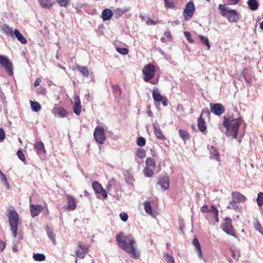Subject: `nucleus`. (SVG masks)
<instances>
[{
    "instance_id": "f257e3e1",
    "label": "nucleus",
    "mask_w": 263,
    "mask_h": 263,
    "mask_svg": "<svg viewBox=\"0 0 263 263\" xmlns=\"http://www.w3.org/2000/svg\"><path fill=\"white\" fill-rule=\"evenodd\" d=\"M116 239L118 246L129 254L131 257L139 258L140 252L136 249L135 239L131 235L126 236L121 232L116 236Z\"/></svg>"
},
{
    "instance_id": "f03ea898",
    "label": "nucleus",
    "mask_w": 263,
    "mask_h": 263,
    "mask_svg": "<svg viewBox=\"0 0 263 263\" xmlns=\"http://www.w3.org/2000/svg\"><path fill=\"white\" fill-rule=\"evenodd\" d=\"M242 120L240 118H234L233 117H224L223 125L226 128L227 136L236 138L238 135V130Z\"/></svg>"
},
{
    "instance_id": "7ed1b4c3",
    "label": "nucleus",
    "mask_w": 263,
    "mask_h": 263,
    "mask_svg": "<svg viewBox=\"0 0 263 263\" xmlns=\"http://www.w3.org/2000/svg\"><path fill=\"white\" fill-rule=\"evenodd\" d=\"M9 221L14 238L17 236V226L18 224V214L15 211H11L9 214Z\"/></svg>"
},
{
    "instance_id": "20e7f679",
    "label": "nucleus",
    "mask_w": 263,
    "mask_h": 263,
    "mask_svg": "<svg viewBox=\"0 0 263 263\" xmlns=\"http://www.w3.org/2000/svg\"><path fill=\"white\" fill-rule=\"evenodd\" d=\"M156 69L154 65L148 64L144 67L142 70L144 74V80L148 82L153 78L155 73Z\"/></svg>"
},
{
    "instance_id": "39448f33",
    "label": "nucleus",
    "mask_w": 263,
    "mask_h": 263,
    "mask_svg": "<svg viewBox=\"0 0 263 263\" xmlns=\"http://www.w3.org/2000/svg\"><path fill=\"white\" fill-rule=\"evenodd\" d=\"M0 64L9 76L13 75V65L12 62L7 57L2 55H0Z\"/></svg>"
},
{
    "instance_id": "423d86ee",
    "label": "nucleus",
    "mask_w": 263,
    "mask_h": 263,
    "mask_svg": "<svg viewBox=\"0 0 263 263\" xmlns=\"http://www.w3.org/2000/svg\"><path fill=\"white\" fill-rule=\"evenodd\" d=\"M93 136L96 142L101 144L104 143L106 137L103 127L98 126H97L95 129Z\"/></svg>"
},
{
    "instance_id": "0eeeda50",
    "label": "nucleus",
    "mask_w": 263,
    "mask_h": 263,
    "mask_svg": "<svg viewBox=\"0 0 263 263\" xmlns=\"http://www.w3.org/2000/svg\"><path fill=\"white\" fill-rule=\"evenodd\" d=\"M232 220L230 218L227 217L224 219V222L221 224V228L227 234L236 237L233 227L231 224Z\"/></svg>"
},
{
    "instance_id": "6e6552de",
    "label": "nucleus",
    "mask_w": 263,
    "mask_h": 263,
    "mask_svg": "<svg viewBox=\"0 0 263 263\" xmlns=\"http://www.w3.org/2000/svg\"><path fill=\"white\" fill-rule=\"evenodd\" d=\"M210 112L208 108L204 109L202 110L201 115L198 119V127L199 130L202 133H205L206 130V126L205 122L204 119L202 118V116L203 114H206L209 116L210 114Z\"/></svg>"
},
{
    "instance_id": "1a4fd4ad",
    "label": "nucleus",
    "mask_w": 263,
    "mask_h": 263,
    "mask_svg": "<svg viewBox=\"0 0 263 263\" xmlns=\"http://www.w3.org/2000/svg\"><path fill=\"white\" fill-rule=\"evenodd\" d=\"M210 108L211 112L217 116L221 115L225 111L224 106L220 103H211Z\"/></svg>"
},
{
    "instance_id": "9d476101",
    "label": "nucleus",
    "mask_w": 263,
    "mask_h": 263,
    "mask_svg": "<svg viewBox=\"0 0 263 263\" xmlns=\"http://www.w3.org/2000/svg\"><path fill=\"white\" fill-rule=\"evenodd\" d=\"M34 148L35 149L37 155L41 158L44 159L46 157V150L44 144L42 141L36 142L34 144Z\"/></svg>"
},
{
    "instance_id": "9b49d317",
    "label": "nucleus",
    "mask_w": 263,
    "mask_h": 263,
    "mask_svg": "<svg viewBox=\"0 0 263 263\" xmlns=\"http://www.w3.org/2000/svg\"><path fill=\"white\" fill-rule=\"evenodd\" d=\"M92 185V188L96 194L101 195L104 199L107 197V193L106 191L98 181H93Z\"/></svg>"
},
{
    "instance_id": "f8f14e48",
    "label": "nucleus",
    "mask_w": 263,
    "mask_h": 263,
    "mask_svg": "<svg viewBox=\"0 0 263 263\" xmlns=\"http://www.w3.org/2000/svg\"><path fill=\"white\" fill-rule=\"evenodd\" d=\"M195 10V6L192 2H189L184 10L183 16L185 20H188L187 17H192Z\"/></svg>"
},
{
    "instance_id": "ddd939ff",
    "label": "nucleus",
    "mask_w": 263,
    "mask_h": 263,
    "mask_svg": "<svg viewBox=\"0 0 263 263\" xmlns=\"http://www.w3.org/2000/svg\"><path fill=\"white\" fill-rule=\"evenodd\" d=\"M158 184H159L163 190H166L169 188L170 179L167 176H162L159 177Z\"/></svg>"
},
{
    "instance_id": "4468645a",
    "label": "nucleus",
    "mask_w": 263,
    "mask_h": 263,
    "mask_svg": "<svg viewBox=\"0 0 263 263\" xmlns=\"http://www.w3.org/2000/svg\"><path fill=\"white\" fill-rule=\"evenodd\" d=\"M42 210V206L39 204H31L30 205V211L32 217H35L39 215Z\"/></svg>"
},
{
    "instance_id": "2eb2a0df",
    "label": "nucleus",
    "mask_w": 263,
    "mask_h": 263,
    "mask_svg": "<svg viewBox=\"0 0 263 263\" xmlns=\"http://www.w3.org/2000/svg\"><path fill=\"white\" fill-rule=\"evenodd\" d=\"M230 22H237L240 18V15L235 10H233L226 16Z\"/></svg>"
},
{
    "instance_id": "dca6fc26",
    "label": "nucleus",
    "mask_w": 263,
    "mask_h": 263,
    "mask_svg": "<svg viewBox=\"0 0 263 263\" xmlns=\"http://www.w3.org/2000/svg\"><path fill=\"white\" fill-rule=\"evenodd\" d=\"M232 198L237 203L243 202L246 200V197L238 192H233L232 193Z\"/></svg>"
},
{
    "instance_id": "f3484780",
    "label": "nucleus",
    "mask_w": 263,
    "mask_h": 263,
    "mask_svg": "<svg viewBox=\"0 0 263 263\" xmlns=\"http://www.w3.org/2000/svg\"><path fill=\"white\" fill-rule=\"evenodd\" d=\"M75 103L73 106V110L75 114L79 115L81 111V101L79 96L74 97Z\"/></svg>"
},
{
    "instance_id": "a211bd4d",
    "label": "nucleus",
    "mask_w": 263,
    "mask_h": 263,
    "mask_svg": "<svg viewBox=\"0 0 263 263\" xmlns=\"http://www.w3.org/2000/svg\"><path fill=\"white\" fill-rule=\"evenodd\" d=\"M53 112L54 115L58 116L59 117L64 118L67 117V111L62 107H54Z\"/></svg>"
},
{
    "instance_id": "6ab92c4d",
    "label": "nucleus",
    "mask_w": 263,
    "mask_h": 263,
    "mask_svg": "<svg viewBox=\"0 0 263 263\" xmlns=\"http://www.w3.org/2000/svg\"><path fill=\"white\" fill-rule=\"evenodd\" d=\"M153 127L155 134L157 138L160 140H164L165 137L163 135L158 124H157V123H154Z\"/></svg>"
},
{
    "instance_id": "aec40b11",
    "label": "nucleus",
    "mask_w": 263,
    "mask_h": 263,
    "mask_svg": "<svg viewBox=\"0 0 263 263\" xmlns=\"http://www.w3.org/2000/svg\"><path fill=\"white\" fill-rule=\"evenodd\" d=\"M218 9L220 11V14L223 16H227L228 14H229L232 11V9H231L228 6H226L225 5L219 4L218 6Z\"/></svg>"
},
{
    "instance_id": "412c9836",
    "label": "nucleus",
    "mask_w": 263,
    "mask_h": 263,
    "mask_svg": "<svg viewBox=\"0 0 263 263\" xmlns=\"http://www.w3.org/2000/svg\"><path fill=\"white\" fill-rule=\"evenodd\" d=\"M67 200L68 202L67 209L71 211L75 210L76 208V203L74 199L72 197L67 195Z\"/></svg>"
},
{
    "instance_id": "4be33fe9",
    "label": "nucleus",
    "mask_w": 263,
    "mask_h": 263,
    "mask_svg": "<svg viewBox=\"0 0 263 263\" xmlns=\"http://www.w3.org/2000/svg\"><path fill=\"white\" fill-rule=\"evenodd\" d=\"M153 98L155 102H160L162 99L163 98L159 92V89L157 88H155L153 91Z\"/></svg>"
},
{
    "instance_id": "5701e85b",
    "label": "nucleus",
    "mask_w": 263,
    "mask_h": 263,
    "mask_svg": "<svg viewBox=\"0 0 263 263\" xmlns=\"http://www.w3.org/2000/svg\"><path fill=\"white\" fill-rule=\"evenodd\" d=\"M15 36L17 39L22 44H26L27 43L26 39L22 35L18 29L14 30L13 36Z\"/></svg>"
},
{
    "instance_id": "b1692460",
    "label": "nucleus",
    "mask_w": 263,
    "mask_h": 263,
    "mask_svg": "<svg viewBox=\"0 0 263 263\" xmlns=\"http://www.w3.org/2000/svg\"><path fill=\"white\" fill-rule=\"evenodd\" d=\"M113 15L112 11L109 9H105L102 11V17L103 20H109Z\"/></svg>"
},
{
    "instance_id": "393cba45",
    "label": "nucleus",
    "mask_w": 263,
    "mask_h": 263,
    "mask_svg": "<svg viewBox=\"0 0 263 263\" xmlns=\"http://www.w3.org/2000/svg\"><path fill=\"white\" fill-rule=\"evenodd\" d=\"M247 4L249 8L253 11L256 10L258 8V3L256 0H248Z\"/></svg>"
},
{
    "instance_id": "a878e982",
    "label": "nucleus",
    "mask_w": 263,
    "mask_h": 263,
    "mask_svg": "<svg viewBox=\"0 0 263 263\" xmlns=\"http://www.w3.org/2000/svg\"><path fill=\"white\" fill-rule=\"evenodd\" d=\"M2 29L4 31V33L7 35L13 36L14 31L13 29L10 27L8 25L4 24L2 27Z\"/></svg>"
},
{
    "instance_id": "bb28decb",
    "label": "nucleus",
    "mask_w": 263,
    "mask_h": 263,
    "mask_svg": "<svg viewBox=\"0 0 263 263\" xmlns=\"http://www.w3.org/2000/svg\"><path fill=\"white\" fill-rule=\"evenodd\" d=\"M229 209H233L236 211H240L241 207L237 204V202L235 201L233 199L230 202L228 207Z\"/></svg>"
},
{
    "instance_id": "cd10ccee",
    "label": "nucleus",
    "mask_w": 263,
    "mask_h": 263,
    "mask_svg": "<svg viewBox=\"0 0 263 263\" xmlns=\"http://www.w3.org/2000/svg\"><path fill=\"white\" fill-rule=\"evenodd\" d=\"M40 5L44 8L49 9L51 7L52 0H39Z\"/></svg>"
},
{
    "instance_id": "c85d7f7f",
    "label": "nucleus",
    "mask_w": 263,
    "mask_h": 263,
    "mask_svg": "<svg viewBox=\"0 0 263 263\" xmlns=\"http://www.w3.org/2000/svg\"><path fill=\"white\" fill-rule=\"evenodd\" d=\"M45 229L48 237L51 239V241L54 244H55L56 241L55 239V236L54 234L52 232V230L50 229L48 226H46Z\"/></svg>"
},
{
    "instance_id": "c756f323",
    "label": "nucleus",
    "mask_w": 263,
    "mask_h": 263,
    "mask_svg": "<svg viewBox=\"0 0 263 263\" xmlns=\"http://www.w3.org/2000/svg\"><path fill=\"white\" fill-rule=\"evenodd\" d=\"M30 102L31 104V109L33 111L37 112L41 109V106L39 102H33L31 100H30Z\"/></svg>"
},
{
    "instance_id": "7c9ffc66",
    "label": "nucleus",
    "mask_w": 263,
    "mask_h": 263,
    "mask_svg": "<svg viewBox=\"0 0 263 263\" xmlns=\"http://www.w3.org/2000/svg\"><path fill=\"white\" fill-rule=\"evenodd\" d=\"M211 151L210 152L211 157L213 159H216L217 160H219V155L218 153L216 148L213 146H211Z\"/></svg>"
},
{
    "instance_id": "2f4dec72",
    "label": "nucleus",
    "mask_w": 263,
    "mask_h": 263,
    "mask_svg": "<svg viewBox=\"0 0 263 263\" xmlns=\"http://www.w3.org/2000/svg\"><path fill=\"white\" fill-rule=\"evenodd\" d=\"M33 258L35 261H42L46 259L45 255L42 253L34 254Z\"/></svg>"
},
{
    "instance_id": "473e14b6",
    "label": "nucleus",
    "mask_w": 263,
    "mask_h": 263,
    "mask_svg": "<svg viewBox=\"0 0 263 263\" xmlns=\"http://www.w3.org/2000/svg\"><path fill=\"white\" fill-rule=\"evenodd\" d=\"M199 37L200 41L202 42V43L205 44V45L206 46L207 49L210 50V49L211 48V46H210L208 38L203 35H199Z\"/></svg>"
},
{
    "instance_id": "72a5a7b5",
    "label": "nucleus",
    "mask_w": 263,
    "mask_h": 263,
    "mask_svg": "<svg viewBox=\"0 0 263 263\" xmlns=\"http://www.w3.org/2000/svg\"><path fill=\"white\" fill-rule=\"evenodd\" d=\"M145 163L147 167H153L155 168L156 166L155 161L153 158L151 157L147 158Z\"/></svg>"
},
{
    "instance_id": "f704fd0d",
    "label": "nucleus",
    "mask_w": 263,
    "mask_h": 263,
    "mask_svg": "<svg viewBox=\"0 0 263 263\" xmlns=\"http://www.w3.org/2000/svg\"><path fill=\"white\" fill-rule=\"evenodd\" d=\"M144 210L146 213L151 215L152 213V206L148 201H145L144 202Z\"/></svg>"
},
{
    "instance_id": "c9c22d12",
    "label": "nucleus",
    "mask_w": 263,
    "mask_h": 263,
    "mask_svg": "<svg viewBox=\"0 0 263 263\" xmlns=\"http://www.w3.org/2000/svg\"><path fill=\"white\" fill-rule=\"evenodd\" d=\"M78 69L79 71L85 77H87L89 74V72L87 67L79 66Z\"/></svg>"
},
{
    "instance_id": "e433bc0d",
    "label": "nucleus",
    "mask_w": 263,
    "mask_h": 263,
    "mask_svg": "<svg viewBox=\"0 0 263 263\" xmlns=\"http://www.w3.org/2000/svg\"><path fill=\"white\" fill-rule=\"evenodd\" d=\"M179 133L180 137L184 141L189 139L190 136L187 132L184 130L180 129Z\"/></svg>"
},
{
    "instance_id": "4c0bfd02",
    "label": "nucleus",
    "mask_w": 263,
    "mask_h": 263,
    "mask_svg": "<svg viewBox=\"0 0 263 263\" xmlns=\"http://www.w3.org/2000/svg\"><path fill=\"white\" fill-rule=\"evenodd\" d=\"M79 249L82 250V251H84L85 253L86 254L88 252L89 246L87 245H84L83 243L81 241H79L78 243Z\"/></svg>"
},
{
    "instance_id": "58836bf2",
    "label": "nucleus",
    "mask_w": 263,
    "mask_h": 263,
    "mask_svg": "<svg viewBox=\"0 0 263 263\" xmlns=\"http://www.w3.org/2000/svg\"><path fill=\"white\" fill-rule=\"evenodd\" d=\"M256 201L258 206L261 207L263 204V192H259L258 194Z\"/></svg>"
},
{
    "instance_id": "ea45409f",
    "label": "nucleus",
    "mask_w": 263,
    "mask_h": 263,
    "mask_svg": "<svg viewBox=\"0 0 263 263\" xmlns=\"http://www.w3.org/2000/svg\"><path fill=\"white\" fill-rule=\"evenodd\" d=\"M112 89L115 97H119L121 95V90L119 86L117 85L112 86Z\"/></svg>"
},
{
    "instance_id": "a19ab883",
    "label": "nucleus",
    "mask_w": 263,
    "mask_h": 263,
    "mask_svg": "<svg viewBox=\"0 0 263 263\" xmlns=\"http://www.w3.org/2000/svg\"><path fill=\"white\" fill-rule=\"evenodd\" d=\"M164 257L165 258L167 263H175L174 257L167 253H163Z\"/></svg>"
},
{
    "instance_id": "79ce46f5",
    "label": "nucleus",
    "mask_w": 263,
    "mask_h": 263,
    "mask_svg": "<svg viewBox=\"0 0 263 263\" xmlns=\"http://www.w3.org/2000/svg\"><path fill=\"white\" fill-rule=\"evenodd\" d=\"M143 172H144V175L146 177H152L154 174L153 170L151 168H150L149 167H145L144 169Z\"/></svg>"
},
{
    "instance_id": "37998d69",
    "label": "nucleus",
    "mask_w": 263,
    "mask_h": 263,
    "mask_svg": "<svg viewBox=\"0 0 263 263\" xmlns=\"http://www.w3.org/2000/svg\"><path fill=\"white\" fill-rule=\"evenodd\" d=\"M137 144L138 146L142 147L145 144V139L143 137H140L137 140Z\"/></svg>"
},
{
    "instance_id": "c03bdc74",
    "label": "nucleus",
    "mask_w": 263,
    "mask_h": 263,
    "mask_svg": "<svg viewBox=\"0 0 263 263\" xmlns=\"http://www.w3.org/2000/svg\"><path fill=\"white\" fill-rule=\"evenodd\" d=\"M76 255L77 257H79L80 258H84L85 257V256L86 255V254L84 251H82L81 250L78 249L76 252Z\"/></svg>"
},
{
    "instance_id": "a18cd8bd",
    "label": "nucleus",
    "mask_w": 263,
    "mask_h": 263,
    "mask_svg": "<svg viewBox=\"0 0 263 263\" xmlns=\"http://www.w3.org/2000/svg\"><path fill=\"white\" fill-rule=\"evenodd\" d=\"M165 3V7L167 8L175 9V6L173 2H171L169 0H164Z\"/></svg>"
},
{
    "instance_id": "49530a36",
    "label": "nucleus",
    "mask_w": 263,
    "mask_h": 263,
    "mask_svg": "<svg viewBox=\"0 0 263 263\" xmlns=\"http://www.w3.org/2000/svg\"><path fill=\"white\" fill-rule=\"evenodd\" d=\"M117 51L122 54V55H126L128 53V50L126 48H116Z\"/></svg>"
},
{
    "instance_id": "de8ad7c7",
    "label": "nucleus",
    "mask_w": 263,
    "mask_h": 263,
    "mask_svg": "<svg viewBox=\"0 0 263 263\" xmlns=\"http://www.w3.org/2000/svg\"><path fill=\"white\" fill-rule=\"evenodd\" d=\"M17 155L18 158L21 161H22L23 162H25V161H26L25 157L21 150L17 151Z\"/></svg>"
},
{
    "instance_id": "09e8293b",
    "label": "nucleus",
    "mask_w": 263,
    "mask_h": 263,
    "mask_svg": "<svg viewBox=\"0 0 263 263\" xmlns=\"http://www.w3.org/2000/svg\"><path fill=\"white\" fill-rule=\"evenodd\" d=\"M137 155L140 158H143L145 157V151L142 149H138L137 152Z\"/></svg>"
},
{
    "instance_id": "8fccbe9b",
    "label": "nucleus",
    "mask_w": 263,
    "mask_h": 263,
    "mask_svg": "<svg viewBox=\"0 0 263 263\" xmlns=\"http://www.w3.org/2000/svg\"><path fill=\"white\" fill-rule=\"evenodd\" d=\"M209 212L212 213L214 216H215V215H218V210L214 205L211 206L210 209H209Z\"/></svg>"
},
{
    "instance_id": "3c124183",
    "label": "nucleus",
    "mask_w": 263,
    "mask_h": 263,
    "mask_svg": "<svg viewBox=\"0 0 263 263\" xmlns=\"http://www.w3.org/2000/svg\"><path fill=\"white\" fill-rule=\"evenodd\" d=\"M184 36L186 37V39L187 40V41L190 43H193L194 42V40L193 39H192L191 33L189 32L185 31L184 32Z\"/></svg>"
},
{
    "instance_id": "603ef678",
    "label": "nucleus",
    "mask_w": 263,
    "mask_h": 263,
    "mask_svg": "<svg viewBox=\"0 0 263 263\" xmlns=\"http://www.w3.org/2000/svg\"><path fill=\"white\" fill-rule=\"evenodd\" d=\"M58 3L61 6L66 7L70 0H57Z\"/></svg>"
},
{
    "instance_id": "864d4df0",
    "label": "nucleus",
    "mask_w": 263,
    "mask_h": 263,
    "mask_svg": "<svg viewBox=\"0 0 263 263\" xmlns=\"http://www.w3.org/2000/svg\"><path fill=\"white\" fill-rule=\"evenodd\" d=\"M120 217L121 219L124 222H125L128 219V215L126 213H121L120 214Z\"/></svg>"
},
{
    "instance_id": "5fc2aeb1",
    "label": "nucleus",
    "mask_w": 263,
    "mask_h": 263,
    "mask_svg": "<svg viewBox=\"0 0 263 263\" xmlns=\"http://www.w3.org/2000/svg\"><path fill=\"white\" fill-rule=\"evenodd\" d=\"M5 137V133L3 128H0V142H2Z\"/></svg>"
},
{
    "instance_id": "6e6d98bb",
    "label": "nucleus",
    "mask_w": 263,
    "mask_h": 263,
    "mask_svg": "<svg viewBox=\"0 0 263 263\" xmlns=\"http://www.w3.org/2000/svg\"><path fill=\"white\" fill-rule=\"evenodd\" d=\"M192 243L193 245H194V246L196 248L200 247V245L198 241V240L196 237H195L194 238V239L192 241Z\"/></svg>"
},
{
    "instance_id": "4d7b16f0",
    "label": "nucleus",
    "mask_w": 263,
    "mask_h": 263,
    "mask_svg": "<svg viewBox=\"0 0 263 263\" xmlns=\"http://www.w3.org/2000/svg\"><path fill=\"white\" fill-rule=\"evenodd\" d=\"M0 178H1V180L5 182V185H7V186H8L9 183L7 181V179L5 175L4 174H3V175L1 176Z\"/></svg>"
},
{
    "instance_id": "13d9d810",
    "label": "nucleus",
    "mask_w": 263,
    "mask_h": 263,
    "mask_svg": "<svg viewBox=\"0 0 263 263\" xmlns=\"http://www.w3.org/2000/svg\"><path fill=\"white\" fill-rule=\"evenodd\" d=\"M200 210L202 213H207L209 211V208L208 205H204L201 208Z\"/></svg>"
},
{
    "instance_id": "bf43d9fd",
    "label": "nucleus",
    "mask_w": 263,
    "mask_h": 263,
    "mask_svg": "<svg viewBox=\"0 0 263 263\" xmlns=\"http://www.w3.org/2000/svg\"><path fill=\"white\" fill-rule=\"evenodd\" d=\"M255 228L257 230H258L260 233L262 232L263 228L261 227L260 224L257 222L255 224Z\"/></svg>"
},
{
    "instance_id": "052dcab7",
    "label": "nucleus",
    "mask_w": 263,
    "mask_h": 263,
    "mask_svg": "<svg viewBox=\"0 0 263 263\" xmlns=\"http://www.w3.org/2000/svg\"><path fill=\"white\" fill-rule=\"evenodd\" d=\"M196 249L197 250L198 255L199 258L200 259H202V251H201V247L196 248Z\"/></svg>"
},
{
    "instance_id": "680f3d73",
    "label": "nucleus",
    "mask_w": 263,
    "mask_h": 263,
    "mask_svg": "<svg viewBox=\"0 0 263 263\" xmlns=\"http://www.w3.org/2000/svg\"><path fill=\"white\" fill-rule=\"evenodd\" d=\"M164 106H166L168 104L167 99L165 97H163L161 101Z\"/></svg>"
},
{
    "instance_id": "e2e57ef3",
    "label": "nucleus",
    "mask_w": 263,
    "mask_h": 263,
    "mask_svg": "<svg viewBox=\"0 0 263 263\" xmlns=\"http://www.w3.org/2000/svg\"><path fill=\"white\" fill-rule=\"evenodd\" d=\"M6 245L5 243L2 241H0V251H3L5 248Z\"/></svg>"
},
{
    "instance_id": "0e129e2a",
    "label": "nucleus",
    "mask_w": 263,
    "mask_h": 263,
    "mask_svg": "<svg viewBox=\"0 0 263 263\" xmlns=\"http://www.w3.org/2000/svg\"><path fill=\"white\" fill-rule=\"evenodd\" d=\"M41 80L40 78H37L36 79L35 81V82L34 83V87H37L38 86L40 85V82H41Z\"/></svg>"
},
{
    "instance_id": "69168bd1",
    "label": "nucleus",
    "mask_w": 263,
    "mask_h": 263,
    "mask_svg": "<svg viewBox=\"0 0 263 263\" xmlns=\"http://www.w3.org/2000/svg\"><path fill=\"white\" fill-rule=\"evenodd\" d=\"M230 4L231 5H235L237 4L239 0H228Z\"/></svg>"
},
{
    "instance_id": "338daca9",
    "label": "nucleus",
    "mask_w": 263,
    "mask_h": 263,
    "mask_svg": "<svg viewBox=\"0 0 263 263\" xmlns=\"http://www.w3.org/2000/svg\"><path fill=\"white\" fill-rule=\"evenodd\" d=\"M126 182L129 183V184H131L132 183V182H133V177H129L127 178L126 179Z\"/></svg>"
},
{
    "instance_id": "774afa93",
    "label": "nucleus",
    "mask_w": 263,
    "mask_h": 263,
    "mask_svg": "<svg viewBox=\"0 0 263 263\" xmlns=\"http://www.w3.org/2000/svg\"><path fill=\"white\" fill-rule=\"evenodd\" d=\"M111 186L112 185H111V184L110 183V181H109L108 184L106 186V190H108V191L110 190V189L111 188Z\"/></svg>"
}]
</instances>
